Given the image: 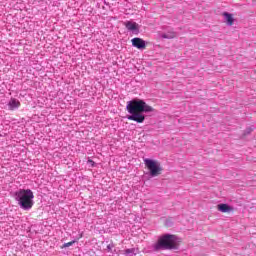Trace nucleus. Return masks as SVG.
<instances>
[{
	"mask_svg": "<svg viewBox=\"0 0 256 256\" xmlns=\"http://www.w3.org/2000/svg\"><path fill=\"white\" fill-rule=\"evenodd\" d=\"M126 110L130 115L127 116L129 121H135L136 123H143L145 116L143 113H153L155 109L141 99H133L127 102Z\"/></svg>",
	"mask_w": 256,
	"mask_h": 256,
	"instance_id": "1",
	"label": "nucleus"
},
{
	"mask_svg": "<svg viewBox=\"0 0 256 256\" xmlns=\"http://www.w3.org/2000/svg\"><path fill=\"white\" fill-rule=\"evenodd\" d=\"M33 191L31 189H20L15 192V199L18 201V205L24 210H29L33 207Z\"/></svg>",
	"mask_w": 256,
	"mask_h": 256,
	"instance_id": "2",
	"label": "nucleus"
},
{
	"mask_svg": "<svg viewBox=\"0 0 256 256\" xmlns=\"http://www.w3.org/2000/svg\"><path fill=\"white\" fill-rule=\"evenodd\" d=\"M154 251H166L169 249H177V236L165 234L161 236L157 243L153 244Z\"/></svg>",
	"mask_w": 256,
	"mask_h": 256,
	"instance_id": "3",
	"label": "nucleus"
},
{
	"mask_svg": "<svg viewBox=\"0 0 256 256\" xmlns=\"http://www.w3.org/2000/svg\"><path fill=\"white\" fill-rule=\"evenodd\" d=\"M144 163L150 171L151 177H157L161 175V171H163V168H161V164L155 160H151L149 158L144 159Z\"/></svg>",
	"mask_w": 256,
	"mask_h": 256,
	"instance_id": "4",
	"label": "nucleus"
},
{
	"mask_svg": "<svg viewBox=\"0 0 256 256\" xmlns=\"http://www.w3.org/2000/svg\"><path fill=\"white\" fill-rule=\"evenodd\" d=\"M125 27L128 31H132L134 35H139V24L133 21L125 22Z\"/></svg>",
	"mask_w": 256,
	"mask_h": 256,
	"instance_id": "5",
	"label": "nucleus"
},
{
	"mask_svg": "<svg viewBox=\"0 0 256 256\" xmlns=\"http://www.w3.org/2000/svg\"><path fill=\"white\" fill-rule=\"evenodd\" d=\"M132 45L133 47H136V49H145V47L147 46V44L145 43V40L141 38H133Z\"/></svg>",
	"mask_w": 256,
	"mask_h": 256,
	"instance_id": "6",
	"label": "nucleus"
},
{
	"mask_svg": "<svg viewBox=\"0 0 256 256\" xmlns=\"http://www.w3.org/2000/svg\"><path fill=\"white\" fill-rule=\"evenodd\" d=\"M10 111H13L19 107H21V102L15 98H11L9 103H8Z\"/></svg>",
	"mask_w": 256,
	"mask_h": 256,
	"instance_id": "7",
	"label": "nucleus"
},
{
	"mask_svg": "<svg viewBox=\"0 0 256 256\" xmlns=\"http://www.w3.org/2000/svg\"><path fill=\"white\" fill-rule=\"evenodd\" d=\"M224 19L227 23V25L231 26L235 22V19L233 18V14H230L229 12L223 13Z\"/></svg>",
	"mask_w": 256,
	"mask_h": 256,
	"instance_id": "8",
	"label": "nucleus"
},
{
	"mask_svg": "<svg viewBox=\"0 0 256 256\" xmlns=\"http://www.w3.org/2000/svg\"><path fill=\"white\" fill-rule=\"evenodd\" d=\"M218 211H221V213H229V211H231V207L227 204H219Z\"/></svg>",
	"mask_w": 256,
	"mask_h": 256,
	"instance_id": "9",
	"label": "nucleus"
},
{
	"mask_svg": "<svg viewBox=\"0 0 256 256\" xmlns=\"http://www.w3.org/2000/svg\"><path fill=\"white\" fill-rule=\"evenodd\" d=\"M160 37L162 39H175V37H177V34H175V32L162 33L160 34Z\"/></svg>",
	"mask_w": 256,
	"mask_h": 256,
	"instance_id": "10",
	"label": "nucleus"
},
{
	"mask_svg": "<svg viewBox=\"0 0 256 256\" xmlns=\"http://www.w3.org/2000/svg\"><path fill=\"white\" fill-rule=\"evenodd\" d=\"M137 250L135 248H128L124 250V255H137Z\"/></svg>",
	"mask_w": 256,
	"mask_h": 256,
	"instance_id": "11",
	"label": "nucleus"
},
{
	"mask_svg": "<svg viewBox=\"0 0 256 256\" xmlns=\"http://www.w3.org/2000/svg\"><path fill=\"white\" fill-rule=\"evenodd\" d=\"M251 133H253V127H248L244 131V136L251 135Z\"/></svg>",
	"mask_w": 256,
	"mask_h": 256,
	"instance_id": "12",
	"label": "nucleus"
},
{
	"mask_svg": "<svg viewBox=\"0 0 256 256\" xmlns=\"http://www.w3.org/2000/svg\"><path fill=\"white\" fill-rule=\"evenodd\" d=\"M113 247H115V245L113 243L109 244L107 246V251H109V252L113 251Z\"/></svg>",
	"mask_w": 256,
	"mask_h": 256,
	"instance_id": "13",
	"label": "nucleus"
},
{
	"mask_svg": "<svg viewBox=\"0 0 256 256\" xmlns=\"http://www.w3.org/2000/svg\"><path fill=\"white\" fill-rule=\"evenodd\" d=\"M73 243H75V240L65 243V247H71V245H73Z\"/></svg>",
	"mask_w": 256,
	"mask_h": 256,
	"instance_id": "14",
	"label": "nucleus"
},
{
	"mask_svg": "<svg viewBox=\"0 0 256 256\" xmlns=\"http://www.w3.org/2000/svg\"><path fill=\"white\" fill-rule=\"evenodd\" d=\"M88 163H89V165H91V167H95V161L89 159Z\"/></svg>",
	"mask_w": 256,
	"mask_h": 256,
	"instance_id": "15",
	"label": "nucleus"
}]
</instances>
